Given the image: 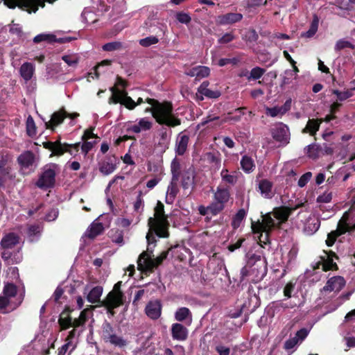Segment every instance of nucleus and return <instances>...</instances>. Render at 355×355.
Returning <instances> with one entry per match:
<instances>
[{
	"label": "nucleus",
	"instance_id": "f257e3e1",
	"mask_svg": "<svg viewBox=\"0 0 355 355\" xmlns=\"http://www.w3.org/2000/svg\"><path fill=\"white\" fill-rule=\"evenodd\" d=\"M151 106L145 110V112H151L153 116L159 124H164L169 127H175L181 124V120L173 113V107L171 103H159L152 98L146 99Z\"/></svg>",
	"mask_w": 355,
	"mask_h": 355
},
{
	"label": "nucleus",
	"instance_id": "f03ea898",
	"mask_svg": "<svg viewBox=\"0 0 355 355\" xmlns=\"http://www.w3.org/2000/svg\"><path fill=\"white\" fill-rule=\"evenodd\" d=\"M149 230L146 235V240L148 244L155 243V234L159 237H167L168 236V220L164 214V205L162 202H158L155 208L154 217L148 219Z\"/></svg>",
	"mask_w": 355,
	"mask_h": 355
},
{
	"label": "nucleus",
	"instance_id": "7ed1b4c3",
	"mask_svg": "<svg viewBox=\"0 0 355 355\" xmlns=\"http://www.w3.org/2000/svg\"><path fill=\"white\" fill-rule=\"evenodd\" d=\"M267 273V263L264 257L252 255L246 266L241 270V279L250 277L252 281L258 282L262 279Z\"/></svg>",
	"mask_w": 355,
	"mask_h": 355
},
{
	"label": "nucleus",
	"instance_id": "20e7f679",
	"mask_svg": "<svg viewBox=\"0 0 355 355\" xmlns=\"http://www.w3.org/2000/svg\"><path fill=\"white\" fill-rule=\"evenodd\" d=\"M353 230H355V203L344 213L338 223L337 229L328 234L326 244L329 247L332 246L337 237Z\"/></svg>",
	"mask_w": 355,
	"mask_h": 355
},
{
	"label": "nucleus",
	"instance_id": "39448f33",
	"mask_svg": "<svg viewBox=\"0 0 355 355\" xmlns=\"http://www.w3.org/2000/svg\"><path fill=\"white\" fill-rule=\"evenodd\" d=\"M24 296V289L18 291L13 284H6L0 296V310L10 311L15 309L22 302Z\"/></svg>",
	"mask_w": 355,
	"mask_h": 355
},
{
	"label": "nucleus",
	"instance_id": "423d86ee",
	"mask_svg": "<svg viewBox=\"0 0 355 355\" xmlns=\"http://www.w3.org/2000/svg\"><path fill=\"white\" fill-rule=\"evenodd\" d=\"M182 165L177 159H173L171 164V171L172 178L168 186L166 194V202L168 204L173 203L176 196L179 191L178 182L180 178Z\"/></svg>",
	"mask_w": 355,
	"mask_h": 355
},
{
	"label": "nucleus",
	"instance_id": "0eeeda50",
	"mask_svg": "<svg viewBox=\"0 0 355 355\" xmlns=\"http://www.w3.org/2000/svg\"><path fill=\"white\" fill-rule=\"evenodd\" d=\"M150 245L148 243L147 251L143 252L139 257L137 261L138 269L142 271H150L159 265L167 257V252H162L156 259H152Z\"/></svg>",
	"mask_w": 355,
	"mask_h": 355
},
{
	"label": "nucleus",
	"instance_id": "6e6552de",
	"mask_svg": "<svg viewBox=\"0 0 355 355\" xmlns=\"http://www.w3.org/2000/svg\"><path fill=\"white\" fill-rule=\"evenodd\" d=\"M59 171L56 164H49L43 167L42 173L37 182V186L41 189H47L54 186L55 175Z\"/></svg>",
	"mask_w": 355,
	"mask_h": 355
},
{
	"label": "nucleus",
	"instance_id": "1a4fd4ad",
	"mask_svg": "<svg viewBox=\"0 0 355 355\" xmlns=\"http://www.w3.org/2000/svg\"><path fill=\"white\" fill-rule=\"evenodd\" d=\"M112 92V96L109 99V103H121L125 105L128 109L132 110L137 105L143 103L142 98H139L135 103L130 96H127V93L114 87L111 88Z\"/></svg>",
	"mask_w": 355,
	"mask_h": 355
},
{
	"label": "nucleus",
	"instance_id": "9d476101",
	"mask_svg": "<svg viewBox=\"0 0 355 355\" xmlns=\"http://www.w3.org/2000/svg\"><path fill=\"white\" fill-rule=\"evenodd\" d=\"M101 338L105 342L119 347L126 345V341L121 336H118L110 324L107 322L102 326Z\"/></svg>",
	"mask_w": 355,
	"mask_h": 355
},
{
	"label": "nucleus",
	"instance_id": "9b49d317",
	"mask_svg": "<svg viewBox=\"0 0 355 355\" xmlns=\"http://www.w3.org/2000/svg\"><path fill=\"white\" fill-rule=\"evenodd\" d=\"M62 60L67 65V68H64L61 64L56 67V73L58 76L67 74L76 69L80 61V56L76 53L64 54L61 57Z\"/></svg>",
	"mask_w": 355,
	"mask_h": 355
},
{
	"label": "nucleus",
	"instance_id": "f8f14e48",
	"mask_svg": "<svg viewBox=\"0 0 355 355\" xmlns=\"http://www.w3.org/2000/svg\"><path fill=\"white\" fill-rule=\"evenodd\" d=\"M79 146L80 143H76L75 144H61L59 141L55 142H47L44 144V147L52 152L51 156H60L63 155L65 152H68L71 155H73V152L72 150L69 149V148H73L77 152L78 150Z\"/></svg>",
	"mask_w": 355,
	"mask_h": 355
},
{
	"label": "nucleus",
	"instance_id": "ddd939ff",
	"mask_svg": "<svg viewBox=\"0 0 355 355\" xmlns=\"http://www.w3.org/2000/svg\"><path fill=\"white\" fill-rule=\"evenodd\" d=\"M121 286V282H117L104 301L105 306L110 311L119 306L123 303V293L120 290Z\"/></svg>",
	"mask_w": 355,
	"mask_h": 355
},
{
	"label": "nucleus",
	"instance_id": "4468645a",
	"mask_svg": "<svg viewBox=\"0 0 355 355\" xmlns=\"http://www.w3.org/2000/svg\"><path fill=\"white\" fill-rule=\"evenodd\" d=\"M277 225H279V223L271 216V214H266L263 216L261 223L257 222L252 223V230L254 234L264 232L266 233V236H267L268 232Z\"/></svg>",
	"mask_w": 355,
	"mask_h": 355
},
{
	"label": "nucleus",
	"instance_id": "2eb2a0df",
	"mask_svg": "<svg viewBox=\"0 0 355 355\" xmlns=\"http://www.w3.org/2000/svg\"><path fill=\"white\" fill-rule=\"evenodd\" d=\"M88 313L89 311L87 309H84L83 311H81L79 318L75 319L73 322L71 320V318L69 317H61L59 319V324L62 329H66L71 326L75 328L81 327L84 325V324L87 321L88 318Z\"/></svg>",
	"mask_w": 355,
	"mask_h": 355
},
{
	"label": "nucleus",
	"instance_id": "dca6fc26",
	"mask_svg": "<svg viewBox=\"0 0 355 355\" xmlns=\"http://www.w3.org/2000/svg\"><path fill=\"white\" fill-rule=\"evenodd\" d=\"M209 82L204 81L198 87L197 92L196 94V98L198 101H203L204 97H207L208 98H218L221 93L218 89L212 90L209 89Z\"/></svg>",
	"mask_w": 355,
	"mask_h": 355
},
{
	"label": "nucleus",
	"instance_id": "f3484780",
	"mask_svg": "<svg viewBox=\"0 0 355 355\" xmlns=\"http://www.w3.org/2000/svg\"><path fill=\"white\" fill-rule=\"evenodd\" d=\"M21 170L24 173H28L34 169L35 157L34 154L29 150L21 153L17 159Z\"/></svg>",
	"mask_w": 355,
	"mask_h": 355
},
{
	"label": "nucleus",
	"instance_id": "a211bd4d",
	"mask_svg": "<svg viewBox=\"0 0 355 355\" xmlns=\"http://www.w3.org/2000/svg\"><path fill=\"white\" fill-rule=\"evenodd\" d=\"M345 285V281L343 277L335 276L330 278L326 285L321 290V293L324 294L327 292H339Z\"/></svg>",
	"mask_w": 355,
	"mask_h": 355
},
{
	"label": "nucleus",
	"instance_id": "6ab92c4d",
	"mask_svg": "<svg viewBox=\"0 0 355 355\" xmlns=\"http://www.w3.org/2000/svg\"><path fill=\"white\" fill-rule=\"evenodd\" d=\"M180 175L182 178L181 184L183 189H187L193 187L195 180V171L192 166L187 168L182 166Z\"/></svg>",
	"mask_w": 355,
	"mask_h": 355
},
{
	"label": "nucleus",
	"instance_id": "aec40b11",
	"mask_svg": "<svg viewBox=\"0 0 355 355\" xmlns=\"http://www.w3.org/2000/svg\"><path fill=\"white\" fill-rule=\"evenodd\" d=\"M153 127V122L147 118H141L136 123H130L127 126L128 132L140 133L141 132L149 130Z\"/></svg>",
	"mask_w": 355,
	"mask_h": 355
},
{
	"label": "nucleus",
	"instance_id": "412c9836",
	"mask_svg": "<svg viewBox=\"0 0 355 355\" xmlns=\"http://www.w3.org/2000/svg\"><path fill=\"white\" fill-rule=\"evenodd\" d=\"M78 113L67 114L64 110L56 112L52 115L51 120L46 123V128L53 129L55 126L60 124L65 117L68 116L73 119L78 117Z\"/></svg>",
	"mask_w": 355,
	"mask_h": 355
},
{
	"label": "nucleus",
	"instance_id": "4be33fe9",
	"mask_svg": "<svg viewBox=\"0 0 355 355\" xmlns=\"http://www.w3.org/2000/svg\"><path fill=\"white\" fill-rule=\"evenodd\" d=\"M273 138L279 142L287 144L290 138L289 129L287 125L279 123L272 130Z\"/></svg>",
	"mask_w": 355,
	"mask_h": 355
},
{
	"label": "nucleus",
	"instance_id": "5701e85b",
	"mask_svg": "<svg viewBox=\"0 0 355 355\" xmlns=\"http://www.w3.org/2000/svg\"><path fill=\"white\" fill-rule=\"evenodd\" d=\"M320 226L319 218L314 215H311L304 224L303 231L307 235H313L318 230Z\"/></svg>",
	"mask_w": 355,
	"mask_h": 355
},
{
	"label": "nucleus",
	"instance_id": "b1692460",
	"mask_svg": "<svg viewBox=\"0 0 355 355\" xmlns=\"http://www.w3.org/2000/svg\"><path fill=\"white\" fill-rule=\"evenodd\" d=\"M334 253L330 252H324V255L320 257L321 261L318 263V268H322L324 271L333 270L336 267V263L334 261Z\"/></svg>",
	"mask_w": 355,
	"mask_h": 355
},
{
	"label": "nucleus",
	"instance_id": "393cba45",
	"mask_svg": "<svg viewBox=\"0 0 355 355\" xmlns=\"http://www.w3.org/2000/svg\"><path fill=\"white\" fill-rule=\"evenodd\" d=\"M171 336L173 340L184 341L188 337V329L180 323H174L171 326Z\"/></svg>",
	"mask_w": 355,
	"mask_h": 355
},
{
	"label": "nucleus",
	"instance_id": "a878e982",
	"mask_svg": "<svg viewBox=\"0 0 355 355\" xmlns=\"http://www.w3.org/2000/svg\"><path fill=\"white\" fill-rule=\"evenodd\" d=\"M145 311L148 317L153 320L158 319L162 313V305L159 301H150L146 306Z\"/></svg>",
	"mask_w": 355,
	"mask_h": 355
},
{
	"label": "nucleus",
	"instance_id": "bb28decb",
	"mask_svg": "<svg viewBox=\"0 0 355 355\" xmlns=\"http://www.w3.org/2000/svg\"><path fill=\"white\" fill-rule=\"evenodd\" d=\"M299 206L294 207H280L275 208L272 214L274 217L278 220V223H282L287 220L291 212L295 210Z\"/></svg>",
	"mask_w": 355,
	"mask_h": 355
},
{
	"label": "nucleus",
	"instance_id": "cd10ccee",
	"mask_svg": "<svg viewBox=\"0 0 355 355\" xmlns=\"http://www.w3.org/2000/svg\"><path fill=\"white\" fill-rule=\"evenodd\" d=\"M291 100H288L285 102V103L279 107L275 106L273 107H266V114L268 116H270L271 117H276V116H282L284 115L286 112H287L290 108H291Z\"/></svg>",
	"mask_w": 355,
	"mask_h": 355
},
{
	"label": "nucleus",
	"instance_id": "c85d7f7f",
	"mask_svg": "<svg viewBox=\"0 0 355 355\" xmlns=\"http://www.w3.org/2000/svg\"><path fill=\"white\" fill-rule=\"evenodd\" d=\"M258 188L261 195L265 198H272L275 194L272 183L268 180L263 179L259 180Z\"/></svg>",
	"mask_w": 355,
	"mask_h": 355
},
{
	"label": "nucleus",
	"instance_id": "c756f323",
	"mask_svg": "<svg viewBox=\"0 0 355 355\" xmlns=\"http://www.w3.org/2000/svg\"><path fill=\"white\" fill-rule=\"evenodd\" d=\"M243 15L240 13L230 12L218 16L216 21L219 25H227L238 22L241 21Z\"/></svg>",
	"mask_w": 355,
	"mask_h": 355
},
{
	"label": "nucleus",
	"instance_id": "7c9ffc66",
	"mask_svg": "<svg viewBox=\"0 0 355 355\" xmlns=\"http://www.w3.org/2000/svg\"><path fill=\"white\" fill-rule=\"evenodd\" d=\"M185 73L200 80L207 77L210 73V69L206 66H196L187 71Z\"/></svg>",
	"mask_w": 355,
	"mask_h": 355
},
{
	"label": "nucleus",
	"instance_id": "2f4dec72",
	"mask_svg": "<svg viewBox=\"0 0 355 355\" xmlns=\"http://www.w3.org/2000/svg\"><path fill=\"white\" fill-rule=\"evenodd\" d=\"M104 230L101 223L94 220L86 230L84 236L89 239H94L101 234Z\"/></svg>",
	"mask_w": 355,
	"mask_h": 355
},
{
	"label": "nucleus",
	"instance_id": "473e14b6",
	"mask_svg": "<svg viewBox=\"0 0 355 355\" xmlns=\"http://www.w3.org/2000/svg\"><path fill=\"white\" fill-rule=\"evenodd\" d=\"M175 319L178 322L187 320V324L190 325L192 322V314L190 310L187 307H181L177 309L175 313Z\"/></svg>",
	"mask_w": 355,
	"mask_h": 355
},
{
	"label": "nucleus",
	"instance_id": "72a5a7b5",
	"mask_svg": "<svg viewBox=\"0 0 355 355\" xmlns=\"http://www.w3.org/2000/svg\"><path fill=\"white\" fill-rule=\"evenodd\" d=\"M22 78L26 81L30 80L35 73V65L31 62H24L19 69Z\"/></svg>",
	"mask_w": 355,
	"mask_h": 355
},
{
	"label": "nucleus",
	"instance_id": "f704fd0d",
	"mask_svg": "<svg viewBox=\"0 0 355 355\" xmlns=\"http://www.w3.org/2000/svg\"><path fill=\"white\" fill-rule=\"evenodd\" d=\"M189 140V136L182 134V132L180 133L178 135L177 139H176L175 148H176V153L178 155H182L185 153L187 146H188Z\"/></svg>",
	"mask_w": 355,
	"mask_h": 355
},
{
	"label": "nucleus",
	"instance_id": "c9c22d12",
	"mask_svg": "<svg viewBox=\"0 0 355 355\" xmlns=\"http://www.w3.org/2000/svg\"><path fill=\"white\" fill-rule=\"evenodd\" d=\"M230 194L228 189L217 187L214 193V200L225 205L230 200Z\"/></svg>",
	"mask_w": 355,
	"mask_h": 355
},
{
	"label": "nucleus",
	"instance_id": "e433bc0d",
	"mask_svg": "<svg viewBox=\"0 0 355 355\" xmlns=\"http://www.w3.org/2000/svg\"><path fill=\"white\" fill-rule=\"evenodd\" d=\"M19 238L14 233L6 235L1 240V244L3 249L8 250L19 243Z\"/></svg>",
	"mask_w": 355,
	"mask_h": 355
},
{
	"label": "nucleus",
	"instance_id": "4c0bfd02",
	"mask_svg": "<svg viewBox=\"0 0 355 355\" xmlns=\"http://www.w3.org/2000/svg\"><path fill=\"white\" fill-rule=\"evenodd\" d=\"M116 168V163L112 159H108L100 164L99 171L105 175H107L113 173Z\"/></svg>",
	"mask_w": 355,
	"mask_h": 355
},
{
	"label": "nucleus",
	"instance_id": "58836bf2",
	"mask_svg": "<svg viewBox=\"0 0 355 355\" xmlns=\"http://www.w3.org/2000/svg\"><path fill=\"white\" fill-rule=\"evenodd\" d=\"M103 293V287L97 286L94 287L87 294V299L91 303H96L100 300Z\"/></svg>",
	"mask_w": 355,
	"mask_h": 355
},
{
	"label": "nucleus",
	"instance_id": "ea45409f",
	"mask_svg": "<svg viewBox=\"0 0 355 355\" xmlns=\"http://www.w3.org/2000/svg\"><path fill=\"white\" fill-rule=\"evenodd\" d=\"M241 166L242 169L248 173H251L255 168L253 159L247 155H244L242 157L241 160Z\"/></svg>",
	"mask_w": 355,
	"mask_h": 355
},
{
	"label": "nucleus",
	"instance_id": "a19ab883",
	"mask_svg": "<svg viewBox=\"0 0 355 355\" xmlns=\"http://www.w3.org/2000/svg\"><path fill=\"white\" fill-rule=\"evenodd\" d=\"M223 181L230 184H234L237 181V173L233 172L230 173L227 169L223 168L220 172Z\"/></svg>",
	"mask_w": 355,
	"mask_h": 355
},
{
	"label": "nucleus",
	"instance_id": "79ce46f5",
	"mask_svg": "<svg viewBox=\"0 0 355 355\" xmlns=\"http://www.w3.org/2000/svg\"><path fill=\"white\" fill-rule=\"evenodd\" d=\"M321 120L309 119L304 129V132H308L310 135H313L319 130Z\"/></svg>",
	"mask_w": 355,
	"mask_h": 355
},
{
	"label": "nucleus",
	"instance_id": "37998d69",
	"mask_svg": "<svg viewBox=\"0 0 355 355\" xmlns=\"http://www.w3.org/2000/svg\"><path fill=\"white\" fill-rule=\"evenodd\" d=\"M74 335L75 330L71 331L66 338L65 344L63 345L69 350V355L76 348L77 346V342L74 340Z\"/></svg>",
	"mask_w": 355,
	"mask_h": 355
},
{
	"label": "nucleus",
	"instance_id": "c03bdc74",
	"mask_svg": "<svg viewBox=\"0 0 355 355\" xmlns=\"http://www.w3.org/2000/svg\"><path fill=\"white\" fill-rule=\"evenodd\" d=\"M321 153V147L315 144H312L306 147V155L311 159H317Z\"/></svg>",
	"mask_w": 355,
	"mask_h": 355
},
{
	"label": "nucleus",
	"instance_id": "a18cd8bd",
	"mask_svg": "<svg viewBox=\"0 0 355 355\" xmlns=\"http://www.w3.org/2000/svg\"><path fill=\"white\" fill-rule=\"evenodd\" d=\"M319 24V19L317 16H314L313 19L311 22L309 29L302 34V36L306 37H311L313 36L318 31Z\"/></svg>",
	"mask_w": 355,
	"mask_h": 355
},
{
	"label": "nucleus",
	"instance_id": "49530a36",
	"mask_svg": "<svg viewBox=\"0 0 355 355\" xmlns=\"http://www.w3.org/2000/svg\"><path fill=\"white\" fill-rule=\"evenodd\" d=\"M123 44L121 42L115 41L107 43L102 46V49L105 51H114L121 49Z\"/></svg>",
	"mask_w": 355,
	"mask_h": 355
},
{
	"label": "nucleus",
	"instance_id": "de8ad7c7",
	"mask_svg": "<svg viewBox=\"0 0 355 355\" xmlns=\"http://www.w3.org/2000/svg\"><path fill=\"white\" fill-rule=\"evenodd\" d=\"M209 207L210 214L216 216L223 210L225 205L214 200V201L209 205Z\"/></svg>",
	"mask_w": 355,
	"mask_h": 355
},
{
	"label": "nucleus",
	"instance_id": "09e8293b",
	"mask_svg": "<svg viewBox=\"0 0 355 355\" xmlns=\"http://www.w3.org/2000/svg\"><path fill=\"white\" fill-rule=\"evenodd\" d=\"M26 131L29 136H34L36 135V126L31 116H28L26 119Z\"/></svg>",
	"mask_w": 355,
	"mask_h": 355
},
{
	"label": "nucleus",
	"instance_id": "8fccbe9b",
	"mask_svg": "<svg viewBox=\"0 0 355 355\" xmlns=\"http://www.w3.org/2000/svg\"><path fill=\"white\" fill-rule=\"evenodd\" d=\"M42 228L40 225H31L28 229V236L31 241L35 239V237L40 233Z\"/></svg>",
	"mask_w": 355,
	"mask_h": 355
},
{
	"label": "nucleus",
	"instance_id": "3c124183",
	"mask_svg": "<svg viewBox=\"0 0 355 355\" xmlns=\"http://www.w3.org/2000/svg\"><path fill=\"white\" fill-rule=\"evenodd\" d=\"M264 72L265 70L263 69L258 67H254L251 70L250 75L248 76V80H257L263 76Z\"/></svg>",
	"mask_w": 355,
	"mask_h": 355
},
{
	"label": "nucleus",
	"instance_id": "603ef678",
	"mask_svg": "<svg viewBox=\"0 0 355 355\" xmlns=\"http://www.w3.org/2000/svg\"><path fill=\"white\" fill-rule=\"evenodd\" d=\"M295 79H296L295 71H292L291 69H287L284 71V74L282 78V84H290L292 80Z\"/></svg>",
	"mask_w": 355,
	"mask_h": 355
},
{
	"label": "nucleus",
	"instance_id": "864d4df0",
	"mask_svg": "<svg viewBox=\"0 0 355 355\" xmlns=\"http://www.w3.org/2000/svg\"><path fill=\"white\" fill-rule=\"evenodd\" d=\"M159 42V40L155 36H149L144 39H141L139 43L142 46H150V45L155 44Z\"/></svg>",
	"mask_w": 355,
	"mask_h": 355
},
{
	"label": "nucleus",
	"instance_id": "5fc2aeb1",
	"mask_svg": "<svg viewBox=\"0 0 355 355\" xmlns=\"http://www.w3.org/2000/svg\"><path fill=\"white\" fill-rule=\"evenodd\" d=\"M331 199L332 193L329 191H326L318 196L317 202L319 203H329L331 202Z\"/></svg>",
	"mask_w": 355,
	"mask_h": 355
},
{
	"label": "nucleus",
	"instance_id": "6e6d98bb",
	"mask_svg": "<svg viewBox=\"0 0 355 355\" xmlns=\"http://www.w3.org/2000/svg\"><path fill=\"white\" fill-rule=\"evenodd\" d=\"M176 19L179 22L185 24H189L191 20V17L187 13L183 12H178L176 14Z\"/></svg>",
	"mask_w": 355,
	"mask_h": 355
},
{
	"label": "nucleus",
	"instance_id": "4d7b16f0",
	"mask_svg": "<svg viewBox=\"0 0 355 355\" xmlns=\"http://www.w3.org/2000/svg\"><path fill=\"white\" fill-rule=\"evenodd\" d=\"M54 38V35L50 34H40L36 35L33 38L35 43H39L42 41H52Z\"/></svg>",
	"mask_w": 355,
	"mask_h": 355
},
{
	"label": "nucleus",
	"instance_id": "13d9d810",
	"mask_svg": "<svg viewBox=\"0 0 355 355\" xmlns=\"http://www.w3.org/2000/svg\"><path fill=\"white\" fill-rule=\"evenodd\" d=\"M334 48L336 51H340L345 48H352V45L349 41L340 40L336 42Z\"/></svg>",
	"mask_w": 355,
	"mask_h": 355
},
{
	"label": "nucleus",
	"instance_id": "bf43d9fd",
	"mask_svg": "<svg viewBox=\"0 0 355 355\" xmlns=\"http://www.w3.org/2000/svg\"><path fill=\"white\" fill-rule=\"evenodd\" d=\"M170 137L171 135L167 133L166 129H162L161 132V143L164 146V148L168 147Z\"/></svg>",
	"mask_w": 355,
	"mask_h": 355
},
{
	"label": "nucleus",
	"instance_id": "052dcab7",
	"mask_svg": "<svg viewBox=\"0 0 355 355\" xmlns=\"http://www.w3.org/2000/svg\"><path fill=\"white\" fill-rule=\"evenodd\" d=\"M312 174L311 172H307L301 176L298 181V186L300 187H304L308 182L311 180Z\"/></svg>",
	"mask_w": 355,
	"mask_h": 355
},
{
	"label": "nucleus",
	"instance_id": "680f3d73",
	"mask_svg": "<svg viewBox=\"0 0 355 355\" xmlns=\"http://www.w3.org/2000/svg\"><path fill=\"white\" fill-rule=\"evenodd\" d=\"M309 331L306 329H301L295 335V338L297 339V340L299 343H301L307 336H308Z\"/></svg>",
	"mask_w": 355,
	"mask_h": 355
},
{
	"label": "nucleus",
	"instance_id": "e2e57ef3",
	"mask_svg": "<svg viewBox=\"0 0 355 355\" xmlns=\"http://www.w3.org/2000/svg\"><path fill=\"white\" fill-rule=\"evenodd\" d=\"M245 211L244 209H240L237 214H236L234 220H233V225L236 226V225H238L241 223V221L245 218Z\"/></svg>",
	"mask_w": 355,
	"mask_h": 355
},
{
	"label": "nucleus",
	"instance_id": "0e129e2a",
	"mask_svg": "<svg viewBox=\"0 0 355 355\" xmlns=\"http://www.w3.org/2000/svg\"><path fill=\"white\" fill-rule=\"evenodd\" d=\"M294 288H295V285L292 282H288V284H286V285L285 286V287L284 288V296H286L288 298L291 297V293L293 291Z\"/></svg>",
	"mask_w": 355,
	"mask_h": 355
},
{
	"label": "nucleus",
	"instance_id": "69168bd1",
	"mask_svg": "<svg viewBox=\"0 0 355 355\" xmlns=\"http://www.w3.org/2000/svg\"><path fill=\"white\" fill-rule=\"evenodd\" d=\"M234 39V36L233 34L228 33L223 35L219 40L218 42L220 44H226Z\"/></svg>",
	"mask_w": 355,
	"mask_h": 355
},
{
	"label": "nucleus",
	"instance_id": "338daca9",
	"mask_svg": "<svg viewBox=\"0 0 355 355\" xmlns=\"http://www.w3.org/2000/svg\"><path fill=\"white\" fill-rule=\"evenodd\" d=\"M298 341L295 337H293L285 342L284 347L286 349H291L298 344Z\"/></svg>",
	"mask_w": 355,
	"mask_h": 355
},
{
	"label": "nucleus",
	"instance_id": "774afa93",
	"mask_svg": "<svg viewBox=\"0 0 355 355\" xmlns=\"http://www.w3.org/2000/svg\"><path fill=\"white\" fill-rule=\"evenodd\" d=\"M216 350L219 354V355H230V348L223 345L216 346Z\"/></svg>",
	"mask_w": 355,
	"mask_h": 355
}]
</instances>
